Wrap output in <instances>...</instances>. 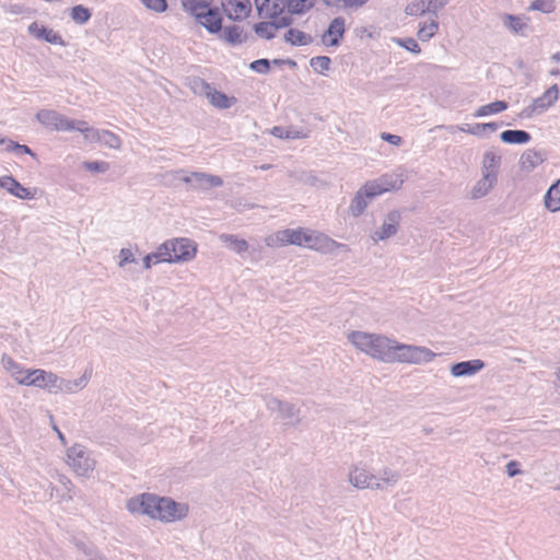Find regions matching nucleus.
Listing matches in <instances>:
<instances>
[{
	"label": "nucleus",
	"instance_id": "1",
	"mask_svg": "<svg viewBox=\"0 0 560 560\" xmlns=\"http://www.w3.org/2000/svg\"><path fill=\"white\" fill-rule=\"evenodd\" d=\"M347 339L358 351L384 363L422 364L436 357L427 347L401 343L381 334L354 330Z\"/></svg>",
	"mask_w": 560,
	"mask_h": 560
},
{
	"label": "nucleus",
	"instance_id": "2",
	"mask_svg": "<svg viewBox=\"0 0 560 560\" xmlns=\"http://www.w3.org/2000/svg\"><path fill=\"white\" fill-rule=\"evenodd\" d=\"M126 509L131 514L147 515L167 523L183 520L188 514L187 504L152 493H142L130 498L126 503Z\"/></svg>",
	"mask_w": 560,
	"mask_h": 560
},
{
	"label": "nucleus",
	"instance_id": "3",
	"mask_svg": "<svg viewBox=\"0 0 560 560\" xmlns=\"http://www.w3.org/2000/svg\"><path fill=\"white\" fill-rule=\"evenodd\" d=\"M66 463L79 477L91 478L96 467L93 453L82 444H74L67 450Z\"/></svg>",
	"mask_w": 560,
	"mask_h": 560
},
{
	"label": "nucleus",
	"instance_id": "4",
	"mask_svg": "<svg viewBox=\"0 0 560 560\" xmlns=\"http://www.w3.org/2000/svg\"><path fill=\"white\" fill-rule=\"evenodd\" d=\"M171 178V183L180 180L189 185L190 189L206 191L214 187H221L223 179L218 175L205 172L186 173L184 170H177L165 175Z\"/></svg>",
	"mask_w": 560,
	"mask_h": 560
},
{
	"label": "nucleus",
	"instance_id": "5",
	"mask_svg": "<svg viewBox=\"0 0 560 560\" xmlns=\"http://www.w3.org/2000/svg\"><path fill=\"white\" fill-rule=\"evenodd\" d=\"M312 233L308 229H285L272 233L265 237V244L268 247H281L287 245L296 246H308L310 234Z\"/></svg>",
	"mask_w": 560,
	"mask_h": 560
},
{
	"label": "nucleus",
	"instance_id": "6",
	"mask_svg": "<svg viewBox=\"0 0 560 560\" xmlns=\"http://www.w3.org/2000/svg\"><path fill=\"white\" fill-rule=\"evenodd\" d=\"M36 119L40 125L51 131H73V125L75 121L57 110L46 108L37 112Z\"/></svg>",
	"mask_w": 560,
	"mask_h": 560
},
{
	"label": "nucleus",
	"instance_id": "7",
	"mask_svg": "<svg viewBox=\"0 0 560 560\" xmlns=\"http://www.w3.org/2000/svg\"><path fill=\"white\" fill-rule=\"evenodd\" d=\"M559 100V88L557 84L551 85L544 92L542 95L535 98L533 103L524 108L523 115L525 117H532L534 115H540L553 106Z\"/></svg>",
	"mask_w": 560,
	"mask_h": 560
},
{
	"label": "nucleus",
	"instance_id": "8",
	"mask_svg": "<svg viewBox=\"0 0 560 560\" xmlns=\"http://www.w3.org/2000/svg\"><path fill=\"white\" fill-rule=\"evenodd\" d=\"M348 481L359 490H376V475L362 464H355L350 467Z\"/></svg>",
	"mask_w": 560,
	"mask_h": 560
},
{
	"label": "nucleus",
	"instance_id": "9",
	"mask_svg": "<svg viewBox=\"0 0 560 560\" xmlns=\"http://www.w3.org/2000/svg\"><path fill=\"white\" fill-rule=\"evenodd\" d=\"M266 407L271 412H278L279 417L290 424L300 422V411L294 405L279 400L275 397H266Z\"/></svg>",
	"mask_w": 560,
	"mask_h": 560
},
{
	"label": "nucleus",
	"instance_id": "10",
	"mask_svg": "<svg viewBox=\"0 0 560 560\" xmlns=\"http://www.w3.org/2000/svg\"><path fill=\"white\" fill-rule=\"evenodd\" d=\"M170 245L173 247L172 255L175 262H187L192 260L197 254L196 243L186 237H178L170 240Z\"/></svg>",
	"mask_w": 560,
	"mask_h": 560
},
{
	"label": "nucleus",
	"instance_id": "11",
	"mask_svg": "<svg viewBox=\"0 0 560 560\" xmlns=\"http://www.w3.org/2000/svg\"><path fill=\"white\" fill-rule=\"evenodd\" d=\"M400 220H401V214L399 211H397V210L389 211L386 214L382 225L372 233V235H371L372 240L375 243H377L380 241H385V240H388V238L395 236L399 230Z\"/></svg>",
	"mask_w": 560,
	"mask_h": 560
},
{
	"label": "nucleus",
	"instance_id": "12",
	"mask_svg": "<svg viewBox=\"0 0 560 560\" xmlns=\"http://www.w3.org/2000/svg\"><path fill=\"white\" fill-rule=\"evenodd\" d=\"M310 240L311 241H308L307 248L320 252L323 254H332L338 248H342L346 252H349L348 245L338 243L337 241L319 232L312 231L310 234Z\"/></svg>",
	"mask_w": 560,
	"mask_h": 560
},
{
	"label": "nucleus",
	"instance_id": "13",
	"mask_svg": "<svg viewBox=\"0 0 560 560\" xmlns=\"http://www.w3.org/2000/svg\"><path fill=\"white\" fill-rule=\"evenodd\" d=\"M369 188L372 189L376 197L390 190H398L404 184V179L400 175L396 174H384L381 177L368 180Z\"/></svg>",
	"mask_w": 560,
	"mask_h": 560
},
{
	"label": "nucleus",
	"instance_id": "14",
	"mask_svg": "<svg viewBox=\"0 0 560 560\" xmlns=\"http://www.w3.org/2000/svg\"><path fill=\"white\" fill-rule=\"evenodd\" d=\"M374 198H376L375 192L365 183L353 196L349 206V212L354 218L360 217Z\"/></svg>",
	"mask_w": 560,
	"mask_h": 560
},
{
	"label": "nucleus",
	"instance_id": "15",
	"mask_svg": "<svg viewBox=\"0 0 560 560\" xmlns=\"http://www.w3.org/2000/svg\"><path fill=\"white\" fill-rule=\"evenodd\" d=\"M198 23L205 26L210 33H218L222 30V18L218 8L209 5L206 10L192 13Z\"/></svg>",
	"mask_w": 560,
	"mask_h": 560
},
{
	"label": "nucleus",
	"instance_id": "16",
	"mask_svg": "<svg viewBox=\"0 0 560 560\" xmlns=\"http://www.w3.org/2000/svg\"><path fill=\"white\" fill-rule=\"evenodd\" d=\"M288 0H255L258 15L261 19L278 20L287 8Z\"/></svg>",
	"mask_w": 560,
	"mask_h": 560
},
{
	"label": "nucleus",
	"instance_id": "17",
	"mask_svg": "<svg viewBox=\"0 0 560 560\" xmlns=\"http://www.w3.org/2000/svg\"><path fill=\"white\" fill-rule=\"evenodd\" d=\"M28 34L38 40H44L49 44L65 46L66 43L61 35L55 32L52 28H48L38 22H33L28 25Z\"/></svg>",
	"mask_w": 560,
	"mask_h": 560
},
{
	"label": "nucleus",
	"instance_id": "18",
	"mask_svg": "<svg viewBox=\"0 0 560 560\" xmlns=\"http://www.w3.org/2000/svg\"><path fill=\"white\" fill-rule=\"evenodd\" d=\"M272 22H260L255 25V33L262 38L271 39L275 37V32L278 28L287 27L292 24V16L281 15L278 20L272 19Z\"/></svg>",
	"mask_w": 560,
	"mask_h": 560
},
{
	"label": "nucleus",
	"instance_id": "19",
	"mask_svg": "<svg viewBox=\"0 0 560 560\" xmlns=\"http://www.w3.org/2000/svg\"><path fill=\"white\" fill-rule=\"evenodd\" d=\"M0 188L20 199L30 200L34 198V194L12 176H1Z\"/></svg>",
	"mask_w": 560,
	"mask_h": 560
},
{
	"label": "nucleus",
	"instance_id": "20",
	"mask_svg": "<svg viewBox=\"0 0 560 560\" xmlns=\"http://www.w3.org/2000/svg\"><path fill=\"white\" fill-rule=\"evenodd\" d=\"M345 24L346 22L342 16L335 18L330 22L328 30L323 35V42L329 46H338L339 40L342 38L346 31Z\"/></svg>",
	"mask_w": 560,
	"mask_h": 560
},
{
	"label": "nucleus",
	"instance_id": "21",
	"mask_svg": "<svg viewBox=\"0 0 560 560\" xmlns=\"http://www.w3.org/2000/svg\"><path fill=\"white\" fill-rule=\"evenodd\" d=\"M485 368L483 361L479 359L462 361L451 366V374L454 377L471 376Z\"/></svg>",
	"mask_w": 560,
	"mask_h": 560
},
{
	"label": "nucleus",
	"instance_id": "22",
	"mask_svg": "<svg viewBox=\"0 0 560 560\" xmlns=\"http://www.w3.org/2000/svg\"><path fill=\"white\" fill-rule=\"evenodd\" d=\"M400 480V472L389 467H383L376 475V490L394 488Z\"/></svg>",
	"mask_w": 560,
	"mask_h": 560
},
{
	"label": "nucleus",
	"instance_id": "23",
	"mask_svg": "<svg viewBox=\"0 0 560 560\" xmlns=\"http://www.w3.org/2000/svg\"><path fill=\"white\" fill-rule=\"evenodd\" d=\"M501 165V155L494 150H488L482 159V175L498 179V173Z\"/></svg>",
	"mask_w": 560,
	"mask_h": 560
},
{
	"label": "nucleus",
	"instance_id": "24",
	"mask_svg": "<svg viewBox=\"0 0 560 560\" xmlns=\"http://www.w3.org/2000/svg\"><path fill=\"white\" fill-rule=\"evenodd\" d=\"M545 159L546 155L544 152L528 149L521 155L520 167L522 171L529 173L540 165Z\"/></svg>",
	"mask_w": 560,
	"mask_h": 560
},
{
	"label": "nucleus",
	"instance_id": "25",
	"mask_svg": "<svg viewBox=\"0 0 560 560\" xmlns=\"http://www.w3.org/2000/svg\"><path fill=\"white\" fill-rule=\"evenodd\" d=\"M1 364L7 373L20 385L23 384L22 380L25 377L27 369H24L20 363L14 361L10 355L3 354Z\"/></svg>",
	"mask_w": 560,
	"mask_h": 560
},
{
	"label": "nucleus",
	"instance_id": "26",
	"mask_svg": "<svg viewBox=\"0 0 560 560\" xmlns=\"http://www.w3.org/2000/svg\"><path fill=\"white\" fill-rule=\"evenodd\" d=\"M89 380L90 373L88 371H85L82 376L75 380H66L61 377L60 393L74 394L83 389L88 385Z\"/></svg>",
	"mask_w": 560,
	"mask_h": 560
},
{
	"label": "nucleus",
	"instance_id": "27",
	"mask_svg": "<svg viewBox=\"0 0 560 560\" xmlns=\"http://www.w3.org/2000/svg\"><path fill=\"white\" fill-rule=\"evenodd\" d=\"M500 139L509 144H525L530 141V135L525 130L509 129L500 135Z\"/></svg>",
	"mask_w": 560,
	"mask_h": 560
},
{
	"label": "nucleus",
	"instance_id": "28",
	"mask_svg": "<svg viewBox=\"0 0 560 560\" xmlns=\"http://www.w3.org/2000/svg\"><path fill=\"white\" fill-rule=\"evenodd\" d=\"M228 16L232 20H242L250 12V3L248 0H236L231 2L229 8H225Z\"/></svg>",
	"mask_w": 560,
	"mask_h": 560
},
{
	"label": "nucleus",
	"instance_id": "29",
	"mask_svg": "<svg viewBox=\"0 0 560 560\" xmlns=\"http://www.w3.org/2000/svg\"><path fill=\"white\" fill-rule=\"evenodd\" d=\"M219 240L223 244H225V246L229 249H231L232 252L237 253V254L245 253L249 247L248 243L245 240L240 238L233 234H225V233L220 234Z\"/></svg>",
	"mask_w": 560,
	"mask_h": 560
},
{
	"label": "nucleus",
	"instance_id": "30",
	"mask_svg": "<svg viewBox=\"0 0 560 560\" xmlns=\"http://www.w3.org/2000/svg\"><path fill=\"white\" fill-rule=\"evenodd\" d=\"M545 206L551 212L560 211V178L550 186L545 195Z\"/></svg>",
	"mask_w": 560,
	"mask_h": 560
},
{
	"label": "nucleus",
	"instance_id": "31",
	"mask_svg": "<svg viewBox=\"0 0 560 560\" xmlns=\"http://www.w3.org/2000/svg\"><path fill=\"white\" fill-rule=\"evenodd\" d=\"M207 98L211 105L220 109L230 108L236 101L234 97H229L226 94L217 91L213 88L210 89Z\"/></svg>",
	"mask_w": 560,
	"mask_h": 560
},
{
	"label": "nucleus",
	"instance_id": "32",
	"mask_svg": "<svg viewBox=\"0 0 560 560\" xmlns=\"http://www.w3.org/2000/svg\"><path fill=\"white\" fill-rule=\"evenodd\" d=\"M497 180L482 175V177L474 185L470 196L472 199H480L485 197L495 185Z\"/></svg>",
	"mask_w": 560,
	"mask_h": 560
},
{
	"label": "nucleus",
	"instance_id": "33",
	"mask_svg": "<svg viewBox=\"0 0 560 560\" xmlns=\"http://www.w3.org/2000/svg\"><path fill=\"white\" fill-rule=\"evenodd\" d=\"M73 130L81 132L84 136V139L91 143L100 142L101 133L103 129H95L88 126V122L84 120H75L73 125Z\"/></svg>",
	"mask_w": 560,
	"mask_h": 560
},
{
	"label": "nucleus",
	"instance_id": "34",
	"mask_svg": "<svg viewBox=\"0 0 560 560\" xmlns=\"http://www.w3.org/2000/svg\"><path fill=\"white\" fill-rule=\"evenodd\" d=\"M284 40L294 46H306L312 43L313 38L300 30L290 28L284 34Z\"/></svg>",
	"mask_w": 560,
	"mask_h": 560
},
{
	"label": "nucleus",
	"instance_id": "35",
	"mask_svg": "<svg viewBox=\"0 0 560 560\" xmlns=\"http://www.w3.org/2000/svg\"><path fill=\"white\" fill-rule=\"evenodd\" d=\"M508 108V103L504 101H495L493 103L480 106L474 114L475 117H486L492 114H498Z\"/></svg>",
	"mask_w": 560,
	"mask_h": 560
},
{
	"label": "nucleus",
	"instance_id": "36",
	"mask_svg": "<svg viewBox=\"0 0 560 560\" xmlns=\"http://www.w3.org/2000/svg\"><path fill=\"white\" fill-rule=\"evenodd\" d=\"M173 247L170 245V240L162 243L155 252H153L155 256V264L158 262H168L174 264L173 255H172Z\"/></svg>",
	"mask_w": 560,
	"mask_h": 560
},
{
	"label": "nucleus",
	"instance_id": "37",
	"mask_svg": "<svg viewBox=\"0 0 560 560\" xmlns=\"http://www.w3.org/2000/svg\"><path fill=\"white\" fill-rule=\"evenodd\" d=\"M271 135L280 139H303L306 133L298 129H284L283 127L276 126L271 129Z\"/></svg>",
	"mask_w": 560,
	"mask_h": 560
},
{
	"label": "nucleus",
	"instance_id": "38",
	"mask_svg": "<svg viewBox=\"0 0 560 560\" xmlns=\"http://www.w3.org/2000/svg\"><path fill=\"white\" fill-rule=\"evenodd\" d=\"M91 15H92L91 11L88 8L83 7L82 4L74 5L70 10L71 20L74 23L80 24V25L85 24L91 19Z\"/></svg>",
	"mask_w": 560,
	"mask_h": 560
},
{
	"label": "nucleus",
	"instance_id": "39",
	"mask_svg": "<svg viewBox=\"0 0 560 560\" xmlns=\"http://www.w3.org/2000/svg\"><path fill=\"white\" fill-rule=\"evenodd\" d=\"M314 5L313 0H288L287 8L289 10V13L287 15L291 14H301L305 11L310 10Z\"/></svg>",
	"mask_w": 560,
	"mask_h": 560
},
{
	"label": "nucleus",
	"instance_id": "40",
	"mask_svg": "<svg viewBox=\"0 0 560 560\" xmlns=\"http://www.w3.org/2000/svg\"><path fill=\"white\" fill-rule=\"evenodd\" d=\"M223 38L232 44H241L244 40L243 30L237 25L226 26L223 30Z\"/></svg>",
	"mask_w": 560,
	"mask_h": 560
},
{
	"label": "nucleus",
	"instance_id": "41",
	"mask_svg": "<svg viewBox=\"0 0 560 560\" xmlns=\"http://www.w3.org/2000/svg\"><path fill=\"white\" fill-rule=\"evenodd\" d=\"M0 144H4V150L7 152H12L16 155H22V154H30L32 156H35V154L33 153V151L25 144H20L18 142H14L12 140H0Z\"/></svg>",
	"mask_w": 560,
	"mask_h": 560
},
{
	"label": "nucleus",
	"instance_id": "42",
	"mask_svg": "<svg viewBox=\"0 0 560 560\" xmlns=\"http://www.w3.org/2000/svg\"><path fill=\"white\" fill-rule=\"evenodd\" d=\"M439 30V23L436 22L435 18L432 19L429 23H424L422 26L418 30V37L422 42H427L430 38L434 36V34Z\"/></svg>",
	"mask_w": 560,
	"mask_h": 560
},
{
	"label": "nucleus",
	"instance_id": "43",
	"mask_svg": "<svg viewBox=\"0 0 560 560\" xmlns=\"http://www.w3.org/2000/svg\"><path fill=\"white\" fill-rule=\"evenodd\" d=\"M213 0H180L183 8L185 11L190 14L199 12V10H206L209 5H211Z\"/></svg>",
	"mask_w": 560,
	"mask_h": 560
},
{
	"label": "nucleus",
	"instance_id": "44",
	"mask_svg": "<svg viewBox=\"0 0 560 560\" xmlns=\"http://www.w3.org/2000/svg\"><path fill=\"white\" fill-rule=\"evenodd\" d=\"M369 0H323L328 7H338L343 9H357L363 7Z\"/></svg>",
	"mask_w": 560,
	"mask_h": 560
},
{
	"label": "nucleus",
	"instance_id": "45",
	"mask_svg": "<svg viewBox=\"0 0 560 560\" xmlns=\"http://www.w3.org/2000/svg\"><path fill=\"white\" fill-rule=\"evenodd\" d=\"M100 142L103 143L104 145H106L110 149H115V150H118L121 147L120 138L116 133H114L109 130H105V129H103V131L101 133Z\"/></svg>",
	"mask_w": 560,
	"mask_h": 560
},
{
	"label": "nucleus",
	"instance_id": "46",
	"mask_svg": "<svg viewBox=\"0 0 560 560\" xmlns=\"http://www.w3.org/2000/svg\"><path fill=\"white\" fill-rule=\"evenodd\" d=\"M447 3L448 0H421V14L430 12L436 18V12Z\"/></svg>",
	"mask_w": 560,
	"mask_h": 560
},
{
	"label": "nucleus",
	"instance_id": "47",
	"mask_svg": "<svg viewBox=\"0 0 560 560\" xmlns=\"http://www.w3.org/2000/svg\"><path fill=\"white\" fill-rule=\"evenodd\" d=\"M290 177L294 179V182L303 183L306 185L314 186L317 183V178L310 172L305 171H292L290 172Z\"/></svg>",
	"mask_w": 560,
	"mask_h": 560
},
{
	"label": "nucleus",
	"instance_id": "48",
	"mask_svg": "<svg viewBox=\"0 0 560 560\" xmlns=\"http://www.w3.org/2000/svg\"><path fill=\"white\" fill-rule=\"evenodd\" d=\"M528 10L551 13L556 10V2L555 0H534Z\"/></svg>",
	"mask_w": 560,
	"mask_h": 560
},
{
	"label": "nucleus",
	"instance_id": "49",
	"mask_svg": "<svg viewBox=\"0 0 560 560\" xmlns=\"http://www.w3.org/2000/svg\"><path fill=\"white\" fill-rule=\"evenodd\" d=\"M61 377L50 372L46 380V384H43V389L50 394H60Z\"/></svg>",
	"mask_w": 560,
	"mask_h": 560
},
{
	"label": "nucleus",
	"instance_id": "50",
	"mask_svg": "<svg viewBox=\"0 0 560 560\" xmlns=\"http://www.w3.org/2000/svg\"><path fill=\"white\" fill-rule=\"evenodd\" d=\"M330 58L327 56H317L311 59L312 68L318 73H324L327 71L330 67Z\"/></svg>",
	"mask_w": 560,
	"mask_h": 560
},
{
	"label": "nucleus",
	"instance_id": "51",
	"mask_svg": "<svg viewBox=\"0 0 560 560\" xmlns=\"http://www.w3.org/2000/svg\"><path fill=\"white\" fill-rule=\"evenodd\" d=\"M190 88L196 94L205 95L207 97L212 86L200 78H194L190 81Z\"/></svg>",
	"mask_w": 560,
	"mask_h": 560
},
{
	"label": "nucleus",
	"instance_id": "52",
	"mask_svg": "<svg viewBox=\"0 0 560 560\" xmlns=\"http://www.w3.org/2000/svg\"><path fill=\"white\" fill-rule=\"evenodd\" d=\"M398 46L404 47L408 51H411L413 54H420L421 49L418 43L411 38H394L393 39Z\"/></svg>",
	"mask_w": 560,
	"mask_h": 560
},
{
	"label": "nucleus",
	"instance_id": "53",
	"mask_svg": "<svg viewBox=\"0 0 560 560\" xmlns=\"http://www.w3.org/2000/svg\"><path fill=\"white\" fill-rule=\"evenodd\" d=\"M499 128V124L497 122H485V124H474L472 125V133L474 136H482L486 131L495 132Z\"/></svg>",
	"mask_w": 560,
	"mask_h": 560
},
{
	"label": "nucleus",
	"instance_id": "54",
	"mask_svg": "<svg viewBox=\"0 0 560 560\" xmlns=\"http://www.w3.org/2000/svg\"><path fill=\"white\" fill-rule=\"evenodd\" d=\"M142 4L154 12L161 13L167 9L166 0H141Z\"/></svg>",
	"mask_w": 560,
	"mask_h": 560
},
{
	"label": "nucleus",
	"instance_id": "55",
	"mask_svg": "<svg viewBox=\"0 0 560 560\" xmlns=\"http://www.w3.org/2000/svg\"><path fill=\"white\" fill-rule=\"evenodd\" d=\"M118 257H119L118 266L120 268L125 267L127 264H132V262L137 261L132 250L129 248H121L119 250Z\"/></svg>",
	"mask_w": 560,
	"mask_h": 560
},
{
	"label": "nucleus",
	"instance_id": "56",
	"mask_svg": "<svg viewBox=\"0 0 560 560\" xmlns=\"http://www.w3.org/2000/svg\"><path fill=\"white\" fill-rule=\"evenodd\" d=\"M249 68L258 73H267L270 69V61L268 59H258L253 61Z\"/></svg>",
	"mask_w": 560,
	"mask_h": 560
},
{
	"label": "nucleus",
	"instance_id": "57",
	"mask_svg": "<svg viewBox=\"0 0 560 560\" xmlns=\"http://www.w3.org/2000/svg\"><path fill=\"white\" fill-rule=\"evenodd\" d=\"M59 482L65 488V491H67V502L72 501L75 495V492H74V487H73V483L71 482V480L66 476H60Z\"/></svg>",
	"mask_w": 560,
	"mask_h": 560
},
{
	"label": "nucleus",
	"instance_id": "58",
	"mask_svg": "<svg viewBox=\"0 0 560 560\" xmlns=\"http://www.w3.org/2000/svg\"><path fill=\"white\" fill-rule=\"evenodd\" d=\"M33 374L36 376V380L32 381L31 383H34L35 387L43 388V384H46V380L50 372L42 369H33Z\"/></svg>",
	"mask_w": 560,
	"mask_h": 560
},
{
	"label": "nucleus",
	"instance_id": "59",
	"mask_svg": "<svg viewBox=\"0 0 560 560\" xmlns=\"http://www.w3.org/2000/svg\"><path fill=\"white\" fill-rule=\"evenodd\" d=\"M75 547L78 550L84 553L89 560L90 558L94 557L95 553H97V551L92 546L88 545L84 541H77Z\"/></svg>",
	"mask_w": 560,
	"mask_h": 560
},
{
	"label": "nucleus",
	"instance_id": "60",
	"mask_svg": "<svg viewBox=\"0 0 560 560\" xmlns=\"http://www.w3.org/2000/svg\"><path fill=\"white\" fill-rule=\"evenodd\" d=\"M84 167L88 170V171H91V172H105L108 167L107 163L105 162H85L84 163Z\"/></svg>",
	"mask_w": 560,
	"mask_h": 560
},
{
	"label": "nucleus",
	"instance_id": "61",
	"mask_svg": "<svg viewBox=\"0 0 560 560\" xmlns=\"http://www.w3.org/2000/svg\"><path fill=\"white\" fill-rule=\"evenodd\" d=\"M381 139L393 144V145H400L402 142L401 137L388 132H382Z\"/></svg>",
	"mask_w": 560,
	"mask_h": 560
},
{
	"label": "nucleus",
	"instance_id": "62",
	"mask_svg": "<svg viewBox=\"0 0 560 560\" xmlns=\"http://www.w3.org/2000/svg\"><path fill=\"white\" fill-rule=\"evenodd\" d=\"M505 468L509 477H515L521 474L520 463L516 460L509 462Z\"/></svg>",
	"mask_w": 560,
	"mask_h": 560
},
{
	"label": "nucleus",
	"instance_id": "63",
	"mask_svg": "<svg viewBox=\"0 0 560 560\" xmlns=\"http://www.w3.org/2000/svg\"><path fill=\"white\" fill-rule=\"evenodd\" d=\"M508 26L514 32H518L524 27V23H522L520 18L508 15Z\"/></svg>",
	"mask_w": 560,
	"mask_h": 560
},
{
	"label": "nucleus",
	"instance_id": "64",
	"mask_svg": "<svg viewBox=\"0 0 560 560\" xmlns=\"http://www.w3.org/2000/svg\"><path fill=\"white\" fill-rule=\"evenodd\" d=\"M152 264H155V256L153 253H150L145 255L143 258V268L150 269L152 267Z\"/></svg>",
	"mask_w": 560,
	"mask_h": 560
}]
</instances>
